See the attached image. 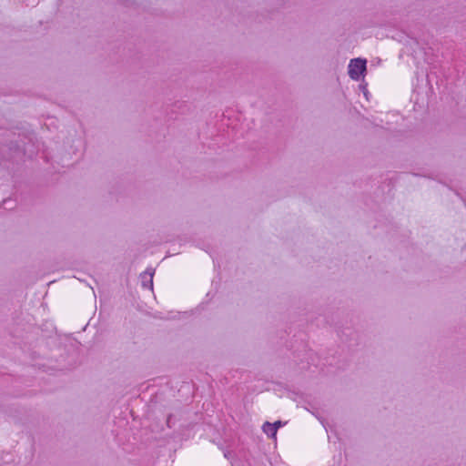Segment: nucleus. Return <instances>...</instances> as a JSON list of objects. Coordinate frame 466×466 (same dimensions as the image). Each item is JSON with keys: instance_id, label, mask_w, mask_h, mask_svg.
Returning <instances> with one entry per match:
<instances>
[{"instance_id": "nucleus-1", "label": "nucleus", "mask_w": 466, "mask_h": 466, "mask_svg": "<svg viewBox=\"0 0 466 466\" xmlns=\"http://www.w3.org/2000/svg\"><path fill=\"white\" fill-rule=\"evenodd\" d=\"M366 70V60L361 58L351 59L349 66L348 73L352 80L359 81Z\"/></svg>"}, {"instance_id": "nucleus-2", "label": "nucleus", "mask_w": 466, "mask_h": 466, "mask_svg": "<svg viewBox=\"0 0 466 466\" xmlns=\"http://www.w3.org/2000/svg\"><path fill=\"white\" fill-rule=\"evenodd\" d=\"M155 270L152 268H147L146 271H144L141 275V282L142 286L145 289H153V276H154Z\"/></svg>"}, {"instance_id": "nucleus-3", "label": "nucleus", "mask_w": 466, "mask_h": 466, "mask_svg": "<svg viewBox=\"0 0 466 466\" xmlns=\"http://www.w3.org/2000/svg\"><path fill=\"white\" fill-rule=\"evenodd\" d=\"M262 431L269 438H276L278 426L273 425L272 423L269 422H265L262 426Z\"/></svg>"}, {"instance_id": "nucleus-4", "label": "nucleus", "mask_w": 466, "mask_h": 466, "mask_svg": "<svg viewBox=\"0 0 466 466\" xmlns=\"http://www.w3.org/2000/svg\"><path fill=\"white\" fill-rule=\"evenodd\" d=\"M272 424H273V425L278 426V429H279L280 426H282V422H281L280 420H277V421H275V422H274V423H272Z\"/></svg>"}]
</instances>
